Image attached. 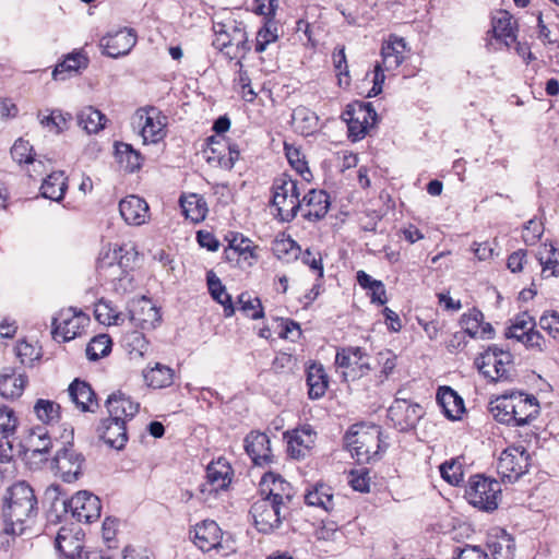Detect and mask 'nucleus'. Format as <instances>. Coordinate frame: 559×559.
I'll return each mask as SVG.
<instances>
[{
	"label": "nucleus",
	"instance_id": "obj_43",
	"mask_svg": "<svg viewBox=\"0 0 559 559\" xmlns=\"http://www.w3.org/2000/svg\"><path fill=\"white\" fill-rule=\"evenodd\" d=\"M61 406L50 400L38 399L34 405V413L39 421L46 425L58 423Z\"/></svg>",
	"mask_w": 559,
	"mask_h": 559
},
{
	"label": "nucleus",
	"instance_id": "obj_26",
	"mask_svg": "<svg viewBox=\"0 0 559 559\" xmlns=\"http://www.w3.org/2000/svg\"><path fill=\"white\" fill-rule=\"evenodd\" d=\"M230 31V50H226L225 56L230 60L237 59L236 64L242 68L243 64L241 60L251 49L246 26L242 22L231 20Z\"/></svg>",
	"mask_w": 559,
	"mask_h": 559
},
{
	"label": "nucleus",
	"instance_id": "obj_38",
	"mask_svg": "<svg viewBox=\"0 0 559 559\" xmlns=\"http://www.w3.org/2000/svg\"><path fill=\"white\" fill-rule=\"evenodd\" d=\"M67 188L64 173L53 171L41 183L40 192L44 198L59 202L63 199Z\"/></svg>",
	"mask_w": 559,
	"mask_h": 559
},
{
	"label": "nucleus",
	"instance_id": "obj_9",
	"mask_svg": "<svg viewBox=\"0 0 559 559\" xmlns=\"http://www.w3.org/2000/svg\"><path fill=\"white\" fill-rule=\"evenodd\" d=\"M61 504L64 512H71L79 522L91 523L97 520L102 512L100 499L87 490L76 492L69 500H62Z\"/></svg>",
	"mask_w": 559,
	"mask_h": 559
},
{
	"label": "nucleus",
	"instance_id": "obj_3",
	"mask_svg": "<svg viewBox=\"0 0 559 559\" xmlns=\"http://www.w3.org/2000/svg\"><path fill=\"white\" fill-rule=\"evenodd\" d=\"M501 493V484L497 479L479 474L469 477L465 489V498L468 503L488 513L498 509Z\"/></svg>",
	"mask_w": 559,
	"mask_h": 559
},
{
	"label": "nucleus",
	"instance_id": "obj_42",
	"mask_svg": "<svg viewBox=\"0 0 559 559\" xmlns=\"http://www.w3.org/2000/svg\"><path fill=\"white\" fill-rule=\"evenodd\" d=\"M87 58L81 52H72L58 63L52 72L55 80H66V73H78L80 69L87 67Z\"/></svg>",
	"mask_w": 559,
	"mask_h": 559
},
{
	"label": "nucleus",
	"instance_id": "obj_22",
	"mask_svg": "<svg viewBox=\"0 0 559 559\" xmlns=\"http://www.w3.org/2000/svg\"><path fill=\"white\" fill-rule=\"evenodd\" d=\"M148 204L138 195H128L119 202V212L128 225L140 226L148 218Z\"/></svg>",
	"mask_w": 559,
	"mask_h": 559
},
{
	"label": "nucleus",
	"instance_id": "obj_28",
	"mask_svg": "<svg viewBox=\"0 0 559 559\" xmlns=\"http://www.w3.org/2000/svg\"><path fill=\"white\" fill-rule=\"evenodd\" d=\"M55 545L64 559H83L84 546L79 534H72L62 527L58 532Z\"/></svg>",
	"mask_w": 559,
	"mask_h": 559
},
{
	"label": "nucleus",
	"instance_id": "obj_33",
	"mask_svg": "<svg viewBox=\"0 0 559 559\" xmlns=\"http://www.w3.org/2000/svg\"><path fill=\"white\" fill-rule=\"evenodd\" d=\"M437 402L449 419H459L464 412L463 399L449 386H442L438 390Z\"/></svg>",
	"mask_w": 559,
	"mask_h": 559
},
{
	"label": "nucleus",
	"instance_id": "obj_29",
	"mask_svg": "<svg viewBox=\"0 0 559 559\" xmlns=\"http://www.w3.org/2000/svg\"><path fill=\"white\" fill-rule=\"evenodd\" d=\"M514 24L515 22L507 11H499L491 22V32L495 39L506 47H510L516 40Z\"/></svg>",
	"mask_w": 559,
	"mask_h": 559
},
{
	"label": "nucleus",
	"instance_id": "obj_44",
	"mask_svg": "<svg viewBox=\"0 0 559 559\" xmlns=\"http://www.w3.org/2000/svg\"><path fill=\"white\" fill-rule=\"evenodd\" d=\"M180 204L186 217L192 222L199 223L205 218L207 207L203 198L197 194H191L189 198L180 200Z\"/></svg>",
	"mask_w": 559,
	"mask_h": 559
},
{
	"label": "nucleus",
	"instance_id": "obj_19",
	"mask_svg": "<svg viewBox=\"0 0 559 559\" xmlns=\"http://www.w3.org/2000/svg\"><path fill=\"white\" fill-rule=\"evenodd\" d=\"M515 403L513 427H522L531 424L540 413L539 402L536 396L522 391H514Z\"/></svg>",
	"mask_w": 559,
	"mask_h": 559
},
{
	"label": "nucleus",
	"instance_id": "obj_34",
	"mask_svg": "<svg viewBox=\"0 0 559 559\" xmlns=\"http://www.w3.org/2000/svg\"><path fill=\"white\" fill-rule=\"evenodd\" d=\"M130 320L134 326L152 330L160 322V313L154 305L144 299L140 310H130Z\"/></svg>",
	"mask_w": 559,
	"mask_h": 559
},
{
	"label": "nucleus",
	"instance_id": "obj_18",
	"mask_svg": "<svg viewBox=\"0 0 559 559\" xmlns=\"http://www.w3.org/2000/svg\"><path fill=\"white\" fill-rule=\"evenodd\" d=\"M230 466L222 461L212 462L206 467V481L200 485L203 495H216L230 484Z\"/></svg>",
	"mask_w": 559,
	"mask_h": 559
},
{
	"label": "nucleus",
	"instance_id": "obj_48",
	"mask_svg": "<svg viewBox=\"0 0 559 559\" xmlns=\"http://www.w3.org/2000/svg\"><path fill=\"white\" fill-rule=\"evenodd\" d=\"M33 146L23 139H19L15 141L13 146L11 147V156L19 164L26 163L33 164L34 170H36V166H43L40 160H36L32 154Z\"/></svg>",
	"mask_w": 559,
	"mask_h": 559
},
{
	"label": "nucleus",
	"instance_id": "obj_16",
	"mask_svg": "<svg viewBox=\"0 0 559 559\" xmlns=\"http://www.w3.org/2000/svg\"><path fill=\"white\" fill-rule=\"evenodd\" d=\"M86 318L82 313H76L73 309L61 311L58 317L52 319L53 337H61L63 342H69L81 334L83 322Z\"/></svg>",
	"mask_w": 559,
	"mask_h": 559
},
{
	"label": "nucleus",
	"instance_id": "obj_46",
	"mask_svg": "<svg viewBox=\"0 0 559 559\" xmlns=\"http://www.w3.org/2000/svg\"><path fill=\"white\" fill-rule=\"evenodd\" d=\"M40 124L55 131L57 134L63 132L69 128V122L72 116L68 112H62L59 109L51 110L48 115H38Z\"/></svg>",
	"mask_w": 559,
	"mask_h": 559
},
{
	"label": "nucleus",
	"instance_id": "obj_57",
	"mask_svg": "<svg viewBox=\"0 0 559 559\" xmlns=\"http://www.w3.org/2000/svg\"><path fill=\"white\" fill-rule=\"evenodd\" d=\"M230 27L231 20L226 23H215L213 26V31L215 33V39L213 40V46L221 51L230 50Z\"/></svg>",
	"mask_w": 559,
	"mask_h": 559
},
{
	"label": "nucleus",
	"instance_id": "obj_6",
	"mask_svg": "<svg viewBox=\"0 0 559 559\" xmlns=\"http://www.w3.org/2000/svg\"><path fill=\"white\" fill-rule=\"evenodd\" d=\"M335 366L343 370L342 377L345 381L360 379L371 369L367 353L358 346L338 348L335 355Z\"/></svg>",
	"mask_w": 559,
	"mask_h": 559
},
{
	"label": "nucleus",
	"instance_id": "obj_49",
	"mask_svg": "<svg viewBox=\"0 0 559 559\" xmlns=\"http://www.w3.org/2000/svg\"><path fill=\"white\" fill-rule=\"evenodd\" d=\"M441 477L452 486H459L463 481V465L459 459H451L440 465Z\"/></svg>",
	"mask_w": 559,
	"mask_h": 559
},
{
	"label": "nucleus",
	"instance_id": "obj_20",
	"mask_svg": "<svg viewBox=\"0 0 559 559\" xmlns=\"http://www.w3.org/2000/svg\"><path fill=\"white\" fill-rule=\"evenodd\" d=\"M97 433L99 439L116 450L123 449L128 441L124 420H117L111 417L103 419L97 427Z\"/></svg>",
	"mask_w": 559,
	"mask_h": 559
},
{
	"label": "nucleus",
	"instance_id": "obj_7",
	"mask_svg": "<svg viewBox=\"0 0 559 559\" xmlns=\"http://www.w3.org/2000/svg\"><path fill=\"white\" fill-rule=\"evenodd\" d=\"M285 511L282 506L263 497L255 500L250 508L253 524L263 534H271L281 526L286 519Z\"/></svg>",
	"mask_w": 559,
	"mask_h": 559
},
{
	"label": "nucleus",
	"instance_id": "obj_47",
	"mask_svg": "<svg viewBox=\"0 0 559 559\" xmlns=\"http://www.w3.org/2000/svg\"><path fill=\"white\" fill-rule=\"evenodd\" d=\"M111 350V340L107 334L94 336L86 347V356L91 361H96L107 356Z\"/></svg>",
	"mask_w": 559,
	"mask_h": 559
},
{
	"label": "nucleus",
	"instance_id": "obj_53",
	"mask_svg": "<svg viewBox=\"0 0 559 559\" xmlns=\"http://www.w3.org/2000/svg\"><path fill=\"white\" fill-rule=\"evenodd\" d=\"M278 38L277 26L274 22L267 21L257 33L255 51L263 52L267 45Z\"/></svg>",
	"mask_w": 559,
	"mask_h": 559
},
{
	"label": "nucleus",
	"instance_id": "obj_25",
	"mask_svg": "<svg viewBox=\"0 0 559 559\" xmlns=\"http://www.w3.org/2000/svg\"><path fill=\"white\" fill-rule=\"evenodd\" d=\"M109 417L117 420L132 419L139 412V403L133 402L130 396L118 391L108 396L105 403Z\"/></svg>",
	"mask_w": 559,
	"mask_h": 559
},
{
	"label": "nucleus",
	"instance_id": "obj_31",
	"mask_svg": "<svg viewBox=\"0 0 559 559\" xmlns=\"http://www.w3.org/2000/svg\"><path fill=\"white\" fill-rule=\"evenodd\" d=\"M406 44L403 38L391 37L381 48L382 66L386 71L397 69L405 59Z\"/></svg>",
	"mask_w": 559,
	"mask_h": 559
},
{
	"label": "nucleus",
	"instance_id": "obj_10",
	"mask_svg": "<svg viewBox=\"0 0 559 559\" xmlns=\"http://www.w3.org/2000/svg\"><path fill=\"white\" fill-rule=\"evenodd\" d=\"M84 463V455L74 450L72 444H69L56 452L51 464L56 474L63 481L73 483L82 475Z\"/></svg>",
	"mask_w": 559,
	"mask_h": 559
},
{
	"label": "nucleus",
	"instance_id": "obj_21",
	"mask_svg": "<svg viewBox=\"0 0 559 559\" xmlns=\"http://www.w3.org/2000/svg\"><path fill=\"white\" fill-rule=\"evenodd\" d=\"M300 201L305 211L302 216L310 222L322 219L330 209V197L324 190L311 189Z\"/></svg>",
	"mask_w": 559,
	"mask_h": 559
},
{
	"label": "nucleus",
	"instance_id": "obj_15",
	"mask_svg": "<svg viewBox=\"0 0 559 559\" xmlns=\"http://www.w3.org/2000/svg\"><path fill=\"white\" fill-rule=\"evenodd\" d=\"M138 116L143 122L141 135L144 143H157L166 135V116L155 107L141 108Z\"/></svg>",
	"mask_w": 559,
	"mask_h": 559
},
{
	"label": "nucleus",
	"instance_id": "obj_62",
	"mask_svg": "<svg viewBox=\"0 0 559 559\" xmlns=\"http://www.w3.org/2000/svg\"><path fill=\"white\" fill-rule=\"evenodd\" d=\"M349 484L352 488L359 492H368L370 489V476L367 468H360L350 472Z\"/></svg>",
	"mask_w": 559,
	"mask_h": 559
},
{
	"label": "nucleus",
	"instance_id": "obj_51",
	"mask_svg": "<svg viewBox=\"0 0 559 559\" xmlns=\"http://www.w3.org/2000/svg\"><path fill=\"white\" fill-rule=\"evenodd\" d=\"M493 559H514L515 544L512 537L502 536L489 545Z\"/></svg>",
	"mask_w": 559,
	"mask_h": 559
},
{
	"label": "nucleus",
	"instance_id": "obj_24",
	"mask_svg": "<svg viewBox=\"0 0 559 559\" xmlns=\"http://www.w3.org/2000/svg\"><path fill=\"white\" fill-rule=\"evenodd\" d=\"M191 534L194 545L202 551H210L221 544L222 531L215 521L204 520L194 526Z\"/></svg>",
	"mask_w": 559,
	"mask_h": 559
},
{
	"label": "nucleus",
	"instance_id": "obj_63",
	"mask_svg": "<svg viewBox=\"0 0 559 559\" xmlns=\"http://www.w3.org/2000/svg\"><path fill=\"white\" fill-rule=\"evenodd\" d=\"M17 424V418L12 408L8 406L0 407V432L7 437L9 433H12Z\"/></svg>",
	"mask_w": 559,
	"mask_h": 559
},
{
	"label": "nucleus",
	"instance_id": "obj_50",
	"mask_svg": "<svg viewBox=\"0 0 559 559\" xmlns=\"http://www.w3.org/2000/svg\"><path fill=\"white\" fill-rule=\"evenodd\" d=\"M272 251L277 259H286L287 257L297 258L300 247L290 237L276 238L272 245Z\"/></svg>",
	"mask_w": 559,
	"mask_h": 559
},
{
	"label": "nucleus",
	"instance_id": "obj_55",
	"mask_svg": "<svg viewBox=\"0 0 559 559\" xmlns=\"http://www.w3.org/2000/svg\"><path fill=\"white\" fill-rule=\"evenodd\" d=\"M344 120L347 122L348 138L353 142L359 141L366 135L369 121L365 122V120L356 114L344 115Z\"/></svg>",
	"mask_w": 559,
	"mask_h": 559
},
{
	"label": "nucleus",
	"instance_id": "obj_2",
	"mask_svg": "<svg viewBox=\"0 0 559 559\" xmlns=\"http://www.w3.org/2000/svg\"><path fill=\"white\" fill-rule=\"evenodd\" d=\"M271 204L277 211L275 217L284 223L294 221L302 209L298 180L284 173L274 178Z\"/></svg>",
	"mask_w": 559,
	"mask_h": 559
},
{
	"label": "nucleus",
	"instance_id": "obj_58",
	"mask_svg": "<svg viewBox=\"0 0 559 559\" xmlns=\"http://www.w3.org/2000/svg\"><path fill=\"white\" fill-rule=\"evenodd\" d=\"M483 320L484 314L481 311L472 309L469 312L464 313L461 317L460 323L464 330V333H467L471 337H475L478 335V330Z\"/></svg>",
	"mask_w": 559,
	"mask_h": 559
},
{
	"label": "nucleus",
	"instance_id": "obj_35",
	"mask_svg": "<svg viewBox=\"0 0 559 559\" xmlns=\"http://www.w3.org/2000/svg\"><path fill=\"white\" fill-rule=\"evenodd\" d=\"M319 118L314 111L305 106H298L293 110L292 123L296 132L308 136L318 128Z\"/></svg>",
	"mask_w": 559,
	"mask_h": 559
},
{
	"label": "nucleus",
	"instance_id": "obj_1",
	"mask_svg": "<svg viewBox=\"0 0 559 559\" xmlns=\"http://www.w3.org/2000/svg\"><path fill=\"white\" fill-rule=\"evenodd\" d=\"M37 514V499L33 488L25 481L12 485L8 489L3 507L4 532L12 535H22L26 523Z\"/></svg>",
	"mask_w": 559,
	"mask_h": 559
},
{
	"label": "nucleus",
	"instance_id": "obj_60",
	"mask_svg": "<svg viewBox=\"0 0 559 559\" xmlns=\"http://www.w3.org/2000/svg\"><path fill=\"white\" fill-rule=\"evenodd\" d=\"M15 354L24 366H32L40 357V350L33 344L21 341L15 346Z\"/></svg>",
	"mask_w": 559,
	"mask_h": 559
},
{
	"label": "nucleus",
	"instance_id": "obj_40",
	"mask_svg": "<svg viewBox=\"0 0 559 559\" xmlns=\"http://www.w3.org/2000/svg\"><path fill=\"white\" fill-rule=\"evenodd\" d=\"M115 148L116 157L127 173H134L141 168L143 157L131 144L123 142L116 143Z\"/></svg>",
	"mask_w": 559,
	"mask_h": 559
},
{
	"label": "nucleus",
	"instance_id": "obj_4",
	"mask_svg": "<svg viewBox=\"0 0 559 559\" xmlns=\"http://www.w3.org/2000/svg\"><path fill=\"white\" fill-rule=\"evenodd\" d=\"M474 365L486 379L492 382L512 380L513 356L498 345L488 346L475 358Z\"/></svg>",
	"mask_w": 559,
	"mask_h": 559
},
{
	"label": "nucleus",
	"instance_id": "obj_52",
	"mask_svg": "<svg viewBox=\"0 0 559 559\" xmlns=\"http://www.w3.org/2000/svg\"><path fill=\"white\" fill-rule=\"evenodd\" d=\"M334 69L336 71V75L338 78L340 86H348L349 85V75H348V66L345 55V48L336 47L332 53Z\"/></svg>",
	"mask_w": 559,
	"mask_h": 559
},
{
	"label": "nucleus",
	"instance_id": "obj_36",
	"mask_svg": "<svg viewBox=\"0 0 559 559\" xmlns=\"http://www.w3.org/2000/svg\"><path fill=\"white\" fill-rule=\"evenodd\" d=\"M207 287L211 296L224 308V316L231 317L235 313L231 296L226 292L225 286L213 271L206 274Z\"/></svg>",
	"mask_w": 559,
	"mask_h": 559
},
{
	"label": "nucleus",
	"instance_id": "obj_14",
	"mask_svg": "<svg viewBox=\"0 0 559 559\" xmlns=\"http://www.w3.org/2000/svg\"><path fill=\"white\" fill-rule=\"evenodd\" d=\"M305 502L307 506L320 508L337 518L341 511L340 507L347 500L340 495L335 496L330 486L317 484L305 493Z\"/></svg>",
	"mask_w": 559,
	"mask_h": 559
},
{
	"label": "nucleus",
	"instance_id": "obj_11",
	"mask_svg": "<svg viewBox=\"0 0 559 559\" xmlns=\"http://www.w3.org/2000/svg\"><path fill=\"white\" fill-rule=\"evenodd\" d=\"M423 415L424 411L419 404L403 397H395L388 409L389 420L401 432L414 429Z\"/></svg>",
	"mask_w": 559,
	"mask_h": 559
},
{
	"label": "nucleus",
	"instance_id": "obj_61",
	"mask_svg": "<svg viewBox=\"0 0 559 559\" xmlns=\"http://www.w3.org/2000/svg\"><path fill=\"white\" fill-rule=\"evenodd\" d=\"M353 115L356 114L360 116L365 122L369 121V119L374 122L377 119V112L372 107L371 103L365 102H355L353 105H348L343 115Z\"/></svg>",
	"mask_w": 559,
	"mask_h": 559
},
{
	"label": "nucleus",
	"instance_id": "obj_56",
	"mask_svg": "<svg viewBox=\"0 0 559 559\" xmlns=\"http://www.w3.org/2000/svg\"><path fill=\"white\" fill-rule=\"evenodd\" d=\"M123 341L131 355L135 354L139 357H143L148 349V342L144 334L139 331L128 333Z\"/></svg>",
	"mask_w": 559,
	"mask_h": 559
},
{
	"label": "nucleus",
	"instance_id": "obj_30",
	"mask_svg": "<svg viewBox=\"0 0 559 559\" xmlns=\"http://www.w3.org/2000/svg\"><path fill=\"white\" fill-rule=\"evenodd\" d=\"M514 391L502 394L491 400L489 403V412L492 417L500 424L513 427L514 418Z\"/></svg>",
	"mask_w": 559,
	"mask_h": 559
},
{
	"label": "nucleus",
	"instance_id": "obj_32",
	"mask_svg": "<svg viewBox=\"0 0 559 559\" xmlns=\"http://www.w3.org/2000/svg\"><path fill=\"white\" fill-rule=\"evenodd\" d=\"M306 381L310 400L324 396L329 388V377L321 364L313 362L308 367Z\"/></svg>",
	"mask_w": 559,
	"mask_h": 559
},
{
	"label": "nucleus",
	"instance_id": "obj_39",
	"mask_svg": "<svg viewBox=\"0 0 559 559\" xmlns=\"http://www.w3.org/2000/svg\"><path fill=\"white\" fill-rule=\"evenodd\" d=\"M79 127L85 130L88 134L97 133L105 128L107 118L98 109L86 106L81 109L76 115Z\"/></svg>",
	"mask_w": 559,
	"mask_h": 559
},
{
	"label": "nucleus",
	"instance_id": "obj_12",
	"mask_svg": "<svg viewBox=\"0 0 559 559\" xmlns=\"http://www.w3.org/2000/svg\"><path fill=\"white\" fill-rule=\"evenodd\" d=\"M260 495L285 509L292 502L295 491L293 486L281 475L272 472L265 473L260 481Z\"/></svg>",
	"mask_w": 559,
	"mask_h": 559
},
{
	"label": "nucleus",
	"instance_id": "obj_45",
	"mask_svg": "<svg viewBox=\"0 0 559 559\" xmlns=\"http://www.w3.org/2000/svg\"><path fill=\"white\" fill-rule=\"evenodd\" d=\"M94 314L96 320L105 325H119L123 318L120 312L111 305V302L100 299L95 305Z\"/></svg>",
	"mask_w": 559,
	"mask_h": 559
},
{
	"label": "nucleus",
	"instance_id": "obj_41",
	"mask_svg": "<svg viewBox=\"0 0 559 559\" xmlns=\"http://www.w3.org/2000/svg\"><path fill=\"white\" fill-rule=\"evenodd\" d=\"M145 383L154 389H163L173 384L174 370L168 366L157 362L155 367L143 371Z\"/></svg>",
	"mask_w": 559,
	"mask_h": 559
},
{
	"label": "nucleus",
	"instance_id": "obj_54",
	"mask_svg": "<svg viewBox=\"0 0 559 559\" xmlns=\"http://www.w3.org/2000/svg\"><path fill=\"white\" fill-rule=\"evenodd\" d=\"M238 301L240 304L241 311L252 320L262 319L264 317L263 307L258 297L252 298L249 294L242 293L239 296Z\"/></svg>",
	"mask_w": 559,
	"mask_h": 559
},
{
	"label": "nucleus",
	"instance_id": "obj_37",
	"mask_svg": "<svg viewBox=\"0 0 559 559\" xmlns=\"http://www.w3.org/2000/svg\"><path fill=\"white\" fill-rule=\"evenodd\" d=\"M313 443L314 433L309 427L295 429L288 440V452L295 459L304 457Z\"/></svg>",
	"mask_w": 559,
	"mask_h": 559
},
{
	"label": "nucleus",
	"instance_id": "obj_13",
	"mask_svg": "<svg viewBox=\"0 0 559 559\" xmlns=\"http://www.w3.org/2000/svg\"><path fill=\"white\" fill-rule=\"evenodd\" d=\"M136 39L135 31L124 27L104 36L99 41V46L104 55L110 58H119L131 51L136 44Z\"/></svg>",
	"mask_w": 559,
	"mask_h": 559
},
{
	"label": "nucleus",
	"instance_id": "obj_5",
	"mask_svg": "<svg viewBox=\"0 0 559 559\" xmlns=\"http://www.w3.org/2000/svg\"><path fill=\"white\" fill-rule=\"evenodd\" d=\"M381 435L379 426H361L357 430H350L345 435V443L357 462L370 463L379 456Z\"/></svg>",
	"mask_w": 559,
	"mask_h": 559
},
{
	"label": "nucleus",
	"instance_id": "obj_17",
	"mask_svg": "<svg viewBox=\"0 0 559 559\" xmlns=\"http://www.w3.org/2000/svg\"><path fill=\"white\" fill-rule=\"evenodd\" d=\"M245 450L257 466H266L273 462L270 439L266 433L251 431L245 438Z\"/></svg>",
	"mask_w": 559,
	"mask_h": 559
},
{
	"label": "nucleus",
	"instance_id": "obj_59",
	"mask_svg": "<svg viewBox=\"0 0 559 559\" xmlns=\"http://www.w3.org/2000/svg\"><path fill=\"white\" fill-rule=\"evenodd\" d=\"M285 154L286 157L290 164V166L305 179L309 180V178L306 176H311V173L308 168L307 162L305 160L304 156H301V153L287 144H285Z\"/></svg>",
	"mask_w": 559,
	"mask_h": 559
},
{
	"label": "nucleus",
	"instance_id": "obj_64",
	"mask_svg": "<svg viewBox=\"0 0 559 559\" xmlns=\"http://www.w3.org/2000/svg\"><path fill=\"white\" fill-rule=\"evenodd\" d=\"M454 559H489L479 546L465 545L463 548L455 549Z\"/></svg>",
	"mask_w": 559,
	"mask_h": 559
},
{
	"label": "nucleus",
	"instance_id": "obj_8",
	"mask_svg": "<svg viewBox=\"0 0 559 559\" xmlns=\"http://www.w3.org/2000/svg\"><path fill=\"white\" fill-rule=\"evenodd\" d=\"M531 465V456L523 447L504 449L498 460L497 471L503 481L513 483L524 475Z\"/></svg>",
	"mask_w": 559,
	"mask_h": 559
},
{
	"label": "nucleus",
	"instance_id": "obj_23",
	"mask_svg": "<svg viewBox=\"0 0 559 559\" xmlns=\"http://www.w3.org/2000/svg\"><path fill=\"white\" fill-rule=\"evenodd\" d=\"M68 392L71 402L81 412L94 413L98 408L96 394L86 381L74 379L68 388Z\"/></svg>",
	"mask_w": 559,
	"mask_h": 559
},
{
	"label": "nucleus",
	"instance_id": "obj_27",
	"mask_svg": "<svg viewBox=\"0 0 559 559\" xmlns=\"http://www.w3.org/2000/svg\"><path fill=\"white\" fill-rule=\"evenodd\" d=\"M27 383V376L16 373L12 368H4L0 372V395L7 400L19 399Z\"/></svg>",
	"mask_w": 559,
	"mask_h": 559
}]
</instances>
